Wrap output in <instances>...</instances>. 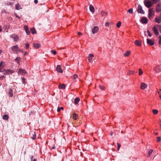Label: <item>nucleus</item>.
I'll return each mask as SVG.
<instances>
[{"label":"nucleus","mask_w":161,"mask_h":161,"mask_svg":"<svg viewBox=\"0 0 161 161\" xmlns=\"http://www.w3.org/2000/svg\"><path fill=\"white\" fill-rule=\"evenodd\" d=\"M41 45L39 43L34 44H33V47L34 48H38L40 47Z\"/></svg>","instance_id":"obj_22"},{"label":"nucleus","mask_w":161,"mask_h":161,"mask_svg":"<svg viewBox=\"0 0 161 161\" xmlns=\"http://www.w3.org/2000/svg\"><path fill=\"white\" fill-rule=\"evenodd\" d=\"M29 45L28 43H27L25 44L26 48V49L29 48Z\"/></svg>","instance_id":"obj_51"},{"label":"nucleus","mask_w":161,"mask_h":161,"mask_svg":"<svg viewBox=\"0 0 161 161\" xmlns=\"http://www.w3.org/2000/svg\"><path fill=\"white\" fill-rule=\"evenodd\" d=\"M89 8L90 11L92 13H93L95 12V10L94 8L92 5H90Z\"/></svg>","instance_id":"obj_17"},{"label":"nucleus","mask_w":161,"mask_h":161,"mask_svg":"<svg viewBox=\"0 0 161 161\" xmlns=\"http://www.w3.org/2000/svg\"><path fill=\"white\" fill-rule=\"evenodd\" d=\"M153 151V150L152 149H151L149 150L148 152V157H150V155L152 153Z\"/></svg>","instance_id":"obj_32"},{"label":"nucleus","mask_w":161,"mask_h":161,"mask_svg":"<svg viewBox=\"0 0 161 161\" xmlns=\"http://www.w3.org/2000/svg\"><path fill=\"white\" fill-rule=\"evenodd\" d=\"M161 5L158 3L156 7V11L157 12H161Z\"/></svg>","instance_id":"obj_13"},{"label":"nucleus","mask_w":161,"mask_h":161,"mask_svg":"<svg viewBox=\"0 0 161 161\" xmlns=\"http://www.w3.org/2000/svg\"><path fill=\"white\" fill-rule=\"evenodd\" d=\"M31 31L32 34H34L36 33V31L34 28H32L31 29Z\"/></svg>","instance_id":"obj_29"},{"label":"nucleus","mask_w":161,"mask_h":161,"mask_svg":"<svg viewBox=\"0 0 161 161\" xmlns=\"http://www.w3.org/2000/svg\"><path fill=\"white\" fill-rule=\"evenodd\" d=\"M99 28L97 26H95L93 27L92 29V32L93 34H95L97 33L98 31Z\"/></svg>","instance_id":"obj_11"},{"label":"nucleus","mask_w":161,"mask_h":161,"mask_svg":"<svg viewBox=\"0 0 161 161\" xmlns=\"http://www.w3.org/2000/svg\"><path fill=\"white\" fill-rule=\"evenodd\" d=\"M144 3L145 6L148 8H149L152 6L151 2L149 0H145L144 1Z\"/></svg>","instance_id":"obj_1"},{"label":"nucleus","mask_w":161,"mask_h":161,"mask_svg":"<svg viewBox=\"0 0 161 161\" xmlns=\"http://www.w3.org/2000/svg\"><path fill=\"white\" fill-rule=\"evenodd\" d=\"M153 112L155 114H158V111L157 109H153Z\"/></svg>","instance_id":"obj_35"},{"label":"nucleus","mask_w":161,"mask_h":161,"mask_svg":"<svg viewBox=\"0 0 161 161\" xmlns=\"http://www.w3.org/2000/svg\"><path fill=\"white\" fill-rule=\"evenodd\" d=\"M159 38L158 43L159 45H161V36H159Z\"/></svg>","instance_id":"obj_46"},{"label":"nucleus","mask_w":161,"mask_h":161,"mask_svg":"<svg viewBox=\"0 0 161 161\" xmlns=\"http://www.w3.org/2000/svg\"><path fill=\"white\" fill-rule=\"evenodd\" d=\"M38 0H34V2L36 4L38 3Z\"/></svg>","instance_id":"obj_57"},{"label":"nucleus","mask_w":161,"mask_h":161,"mask_svg":"<svg viewBox=\"0 0 161 161\" xmlns=\"http://www.w3.org/2000/svg\"><path fill=\"white\" fill-rule=\"evenodd\" d=\"M147 33H148V35L149 36H150V37L151 36H152V34L150 33V31H149V30H147Z\"/></svg>","instance_id":"obj_44"},{"label":"nucleus","mask_w":161,"mask_h":161,"mask_svg":"<svg viewBox=\"0 0 161 161\" xmlns=\"http://www.w3.org/2000/svg\"><path fill=\"white\" fill-rule=\"evenodd\" d=\"M51 53H53V54L55 55L56 54V52L55 51L52 50L50 51Z\"/></svg>","instance_id":"obj_42"},{"label":"nucleus","mask_w":161,"mask_h":161,"mask_svg":"<svg viewBox=\"0 0 161 161\" xmlns=\"http://www.w3.org/2000/svg\"><path fill=\"white\" fill-rule=\"evenodd\" d=\"M143 74V71L142 69H139V75H141Z\"/></svg>","instance_id":"obj_31"},{"label":"nucleus","mask_w":161,"mask_h":161,"mask_svg":"<svg viewBox=\"0 0 161 161\" xmlns=\"http://www.w3.org/2000/svg\"><path fill=\"white\" fill-rule=\"evenodd\" d=\"M152 1L154 3H156L157 2L158 0H152Z\"/></svg>","instance_id":"obj_54"},{"label":"nucleus","mask_w":161,"mask_h":161,"mask_svg":"<svg viewBox=\"0 0 161 161\" xmlns=\"http://www.w3.org/2000/svg\"><path fill=\"white\" fill-rule=\"evenodd\" d=\"M24 28L25 30V31H26L28 30V28L27 26V25H25L24 27Z\"/></svg>","instance_id":"obj_48"},{"label":"nucleus","mask_w":161,"mask_h":161,"mask_svg":"<svg viewBox=\"0 0 161 161\" xmlns=\"http://www.w3.org/2000/svg\"><path fill=\"white\" fill-rule=\"evenodd\" d=\"M147 87V85L144 83L142 82L141 83L140 88L142 90H144Z\"/></svg>","instance_id":"obj_10"},{"label":"nucleus","mask_w":161,"mask_h":161,"mask_svg":"<svg viewBox=\"0 0 161 161\" xmlns=\"http://www.w3.org/2000/svg\"><path fill=\"white\" fill-rule=\"evenodd\" d=\"M20 59V58L19 57H17L15 59V61L19 63V60Z\"/></svg>","instance_id":"obj_33"},{"label":"nucleus","mask_w":161,"mask_h":161,"mask_svg":"<svg viewBox=\"0 0 161 161\" xmlns=\"http://www.w3.org/2000/svg\"><path fill=\"white\" fill-rule=\"evenodd\" d=\"M2 31V27L1 26H0V32H1Z\"/></svg>","instance_id":"obj_59"},{"label":"nucleus","mask_w":161,"mask_h":161,"mask_svg":"<svg viewBox=\"0 0 161 161\" xmlns=\"http://www.w3.org/2000/svg\"><path fill=\"white\" fill-rule=\"evenodd\" d=\"M64 108L63 107H61L60 108H58L57 109V112H59L60 109L63 110Z\"/></svg>","instance_id":"obj_40"},{"label":"nucleus","mask_w":161,"mask_h":161,"mask_svg":"<svg viewBox=\"0 0 161 161\" xmlns=\"http://www.w3.org/2000/svg\"><path fill=\"white\" fill-rule=\"evenodd\" d=\"M4 63L3 62H1L0 64V72H3L5 70L3 69L4 65L3 64Z\"/></svg>","instance_id":"obj_12"},{"label":"nucleus","mask_w":161,"mask_h":161,"mask_svg":"<svg viewBox=\"0 0 161 161\" xmlns=\"http://www.w3.org/2000/svg\"><path fill=\"white\" fill-rule=\"evenodd\" d=\"M33 139H36V135L35 134V133H34V134L33 135V136L32 137Z\"/></svg>","instance_id":"obj_45"},{"label":"nucleus","mask_w":161,"mask_h":161,"mask_svg":"<svg viewBox=\"0 0 161 161\" xmlns=\"http://www.w3.org/2000/svg\"><path fill=\"white\" fill-rule=\"evenodd\" d=\"M72 77L74 79H76L78 77V75H77L75 74Z\"/></svg>","instance_id":"obj_37"},{"label":"nucleus","mask_w":161,"mask_h":161,"mask_svg":"<svg viewBox=\"0 0 161 161\" xmlns=\"http://www.w3.org/2000/svg\"><path fill=\"white\" fill-rule=\"evenodd\" d=\"M10 37L12 38L14 42H17L18 40V36L15 34H13L10 36Z\"/></svg>","instance_id":"obj_6"},{"label":"nucleus","mask_w":161,"mask_h":161,"mask_svg":"<svg viewBox=\"0 0 161 161\" xmlns=\"http://www.w3.org/2000/svg\"><path fill=\"white\" fill-rule=\"evenodd\" d=\"M56 70L58 72L62 73L63 71L62 69H61L60 65H58L57 66L56 68Z\"/></svg>","instance_id":"obj_16"},{"label":"nucleus","mask_w":161,"mask_h":161,"mask_svg":"<svg viewBox=\"0 0 161 161\" xmlns=\"http://www.w3.org/2000/svg\"><path fill=\"white\" fill-rule=\"evenodd\" d=\"M13 5V4L11 2H9L7 4L8 5Z\"/></svg>","instance_id":"obj_53"},{"label":"nucleus","mask_w":161,"mask_h":161,"mask_svg":"<svg viewBox=\"0 0 161 161\" xmlns=\"http://www.w3.org/2000/svg\"><path fill=\"white\" fill-rule=\"evenodd\" d=\"M153 30L154 32V34L158 36L159 34V32L157 29H156V27L155 26H154L153 28Z\"/></svg>","instance_id":"obj_15"},{"label":"nucleus","mask_w":161,"mask_h":161,"mask_svg":"<svg viewBox=\"0 0 161 161\" xmlns=\"http://www.w3.org/2000/svg\"><path fill=\"white\" fill-rule=\"evenodd\" d=\"M131 53L130 52V51H127L126 53H125L124 54V56L125 57H127Z\"/></svg>","instance_id":"obj_26"},{"label":"nucleus","mask_w":161,"mask_h":161,"mask_svg":"<svg viewBox=\"0 0 161 161\" xmlns=\"http://www.w3.org/2000/svg\"><path fill=\"white\" fill-rule=\"evenodd\" d=\"M22 79L23 81V83L24 84H25V79L24 78H22Z\"/></svg>","instance_id":"obj_55"},{"label":"nucleus","mask_w":161,"mask_h":161,"mask_svg":"<svg viewBox=\"0 0 161 161\" xmlns=\"http://www.w3.org/2000/svg\"><path fill=\"white\" fill-rule=\"evenodd\" d=\"M155 21L158 23H160L161 22V18H155Z\"/></svg>","instance_id":"obj_21"},{"label":"nucleus","mask_w":161,"mask_h":161,"mask_svg":"<svg viewBox=\"0 0 161 161\" xmlns=\"http://www.w3.org/2000/svg\"><path fill=\"white\" fill-rule=\"evenodd\" d=\"M113 132H111V133H110V135L111 136H112L113 135Z\"/></svg>","instance_id":"obj_61"},{"label":"nucleus","mask_w":161,"mask_h":161,"mask_svg":"<svg viewBox=\"0 0 161 161\" xmlns=\"http://www.w3.org/2000/svg\"><path fill=\"white\" fill-rule=\"evenodd\" d=\"M80 101V99L78 97H76L74 100V103L75 104H77Z\"/></svg>","instance_id":"obj_27"},{"label":"nucleus","mask_w":161,"mask_h":161,"mask_svg":"<svg viewBox=\"0 0 161 161\" xmlns=\"http://www.w3.org/2000/svg\"><path fill=\"white\" fill-rule=\"evenodd\" d=\"M117 147H118L117 150L118 151L119 150V148L121 147V145L119 143H117Z\"/></svg>","instance_id":"obj_41"},{"label":"nucleus","mask_w":161,"mask_h":161,"mask_svg":"<svg viewBox=\"0 0 161 161\" xmlns=\"http://www.w3.org/2000/svg\"><path fill=\"white\" fill-rule=\"evenodd\" d=\"M18 74L21 75L26 76L27 75V73L25 70L22 69H19L18 72Z\"/></svg>","instance_id":"obj_2"},{"label":"nucleus","mask_w":161,"mask_h":161,"mask_svg":"<svg viewBox=\"0 0 161 161\" xmlns=\"http://www.w3.org/2000/svg\"><path fill=\"white\" fill-rule=\"evenodd\" d=\"M137 11L139 13L144 14L145 13L144 11L142 9V7L140 5H138Z\"/></svg>","instance_id":"obj_5"},{"label":"nucleus","mask_w":161,"mask_h":161,"mask_svg":"<svg viewBox=\"0 0 161 161\" xmlns=\"http://www.w3.org/2000/svg\"><path fill=\"white\" fill-rule=\"evenodd\" d=\"M140 22L143 24H146L148 22V20L146 17H143L141 19Z\"/></svg>","instance_id":"obj_9"},{"label":"nucleus","mask_w":161,"mask_h":161,"mask_svg":"<svg viewBox=\"0 0 161 161\" xmlns=\"http://www.w3.org/2000/svg\"><path fill=\"white\" fill-rule=\"evenodd\" d=\"M128 12L129 13H130L131 14H132L133 13V9L132 8H131L130 9L128 10Z\"/></svg>","instance_id":"obj_38"},{"label":"nucleus","mask_w":161,"mask_h":161,"mask_svg":"<svg viewBox=\"0 0 161 161\" xmlns=\"http://www.w3.org/2000/svg\"><path fill=\"white\" fill-rule=\"evenodd\" d=\"M77 115L75 113H74L73 115V118L74 119L76 120L77 116Z\"/></svg>","instance_id":"obj_30"},{"label":"nucleus","mask_w":161,"mask_h":161,"mask_svg":"<svg viewBox=\"0 0 161 161\" xmlns=\"http://www.w3.org/2000/svg\"><path fill=\"white\" fill-rule=\"evenodd\" d=\"M18 51H19V52H21V53H23V50H22V49H18Z\"/></svg>","instance_id":"obj_56"},{"label":"nucleus","mask_w":161,"mask_h":161,"mask_svg":"<svg viewBox=\"0 0 161 161\" xmlns=\"http://www.w3.org/2000/svg\"><path fill=\"white\" fill-rule=\"evenodd\" d=\"M161 138L160 137V136L158 137H157V142H159L161 140Z\"/></svg>","instance_id":"obj_43"},{"label":"nucleus","mask_w":161,"mask_h":161,"mask_svg":"<svg viewBox=\"0 0 161 161\" xmlns=\"http://www.w3.org/2000/svg\"><path fill=\"white\" fill-rule=\"evenodd\" d=\"M94 57L93 54H90L88 56V61L89 62H91L92 61V58Z\"/></svg>","instance_id":"obj_19"},{"label":"nucleus","mask_w":161,"mask_h":161,"mask_svg":"<svg viewBox=\"0 0 161 161\" xmlns=\"http://www.w3.org/2000/svg\"><path fill=\"white\" fill-rule=\"evenodd\" d=\"M121 22L119 21L117 24V25H116L117 27L118 28H119L120 27V26L121 25Z\"/></svg>","instance_id":"obj_34"},{"label":"nucleus","mask_w":161,"mask_h":161,"mask_svg":"<svg viewBox=\"0 0 161 161\" xmlns=\"http://www.w3.org/2000/svg\"><path fill=\"white\" fill-rule=\"evenodd\" d=\"M135 44L137 46H140L142 45L141 42L138 40H136L134 42Z\"/></svg>","instance_id":"obj_20"},{"label":"nucleus","mask_w":161,"mask_h":161,"mask_svg":"<svg viewBox=\"0 0 161 161\" xmlns=\"http://www.w3.org/2000/svg\"><path fill=\"white\" fill-rule=\"evenodd\" d=\"M15 8L17 10H19L20 9H22V8L19 5L18 3H17L15 5Z\"/></svg>","instance_id":"obj_24"},{"label":"nucleus","mask_w":161,"mask_h":161,"mask_svg":"<svg viewBox=\"0 0 161 161\" xmlns=\"http://www.w3.org/2000/svg\"><path fill=\"white\" fill-rule=\"evenodd\" d=\"M27 53L26 52H25L24 53V55L25 56L26 55Z\"/></svg>","instance_id":"obj_60"},{"label":"nucleus","mask_w":161,"mask_h":161,"mask_svg":"<svg viewBox=\"0 0 161 161\" xmlns=\"http://www.w3.org/2000/svg\"><path fill=\"white\" fill-rule=\"evenodd\" d=\"M154 14V11L153 8H150L149 10L148 17L150 19H151L153 18V16Z\"/></svg>","instance_id":"obj_3"},{"label":"nucleus","mask_w":161,"mask_h":161,"mask_svg":"<svg viewBox=\"0 0 161 161\" xmlns=\"http://www.w3.org/2000/svg\"><path fill=\"white\" fill-rule=\"evenodd\" d=\"M112 22H106L105 24V26L106 27H111V25H112Z\"/></svg>","instance_id":"obj_23"},{"label":"nucleus","mask_w":161,"mask_h":161,"mask_svg":"<svg viewBox=\"0 0 161 161\" xmlns=\"http://www.w3.org/2000/svg\"><path fill=\"white\" fill-rule=\"evenodd\" d=\"M78 34L79 35H82V34L81 32H78Z\"/></svg>","instance_id":"obj_58"},{"label":"nucleus","mask_w":161,"mask_h":161,"mask_svg":"<svg viewBox=\"0 0 161 161\" xmlns=\"http://www.w3.org/2000/svg\"><path fill=\"white\" fill-rule=\"evenodd\" d=\"M33 156H31L30 158V159L31 161H36V160L35 158L33 159Z\"/></svg>","instance_id":"obj_39"},{"label":"nucleus","mask_w":161,"mask_h":161,"mask_svg":"<svg viewBox=\"0 0 161 161\" xmlns=\"http://www.w3.org/2000/svg\"><path fill=\"white\" fill-rule=\"evenodd\" d=\"M159 97H160V98H161V95H160Z\"/></svg>","instance_id":"obj_64"},{"label":"nucleus","mask_w":161,"mask_h":161,"mask_svg":"<svg viewBox=\"0 0 161 161\" xmlns=\"http://www.w3.org/2000/svg\"><path fill=\"white\" fill-rule=\"evenodd\" d=\"M14 15H15V16L17 18H18L19 19H20V17L18 15L14 13Z\"/></svg>","instance_id":"obj_50"},{"label":"nucleus","mask_w":161,"mask_h":161,"mask_svg":"<svg viewBox=\"0 0 161 161\" xmlns=\"http://www.w3.org/2000/svg\"><path fill=\"white\" fill-rule=\"evenodd\" d=\"M55 148V147L54 146L53 147H52L53 149H54Z\"/></svg>","instance_id":"obj_63"},{"label":"nucleus","mask_w":161,"mask_h":161,"mask_svg":"<svg viewBox=\"0 0 161 161\" xmlns=\"http://www.w3.org/2000/svg\"><path fill=\"white\" fill-rule=\"evenodd\" d=\"M11 50L14 51L16 53H18V47L17 45L13 46L11 47Z\"/></svg>","instance_id":"obj_7"},{"label":"nucleus","mask_w":161,"mask_h":161,"mask_svg":"<svg viewBox=\"0 0 161 161\" xmlns=\"http://www.w3.org/2000/svg\"><path fill=\"white\" fill-rule=\"evenodd\" d=\"M3 119L7 120L8 119V116L7 115L4 114L3 116Z\"/></svg>","instance_id":"obj_25"},{"label":"nucleus","mask_w":161,"mask_h":161,"mask_svg":"<svg viewBox=\"0 0 161 161\" xmlns=\"http://www.w3.org/2000/svg\"><path fill=\"white\" fill-rule=\"evenodd\" d=\"M65 88V85L64 84H61L59 85V88L61 89H64Z\"/></svg>","instance_id":"obj_28"},{"label":"nucleus","mask_w":161,"mask_h":161,"mask_svg":"<svg viewBox=\"0 0 161 161\" xmlns=\"http://www.w3.org/2000/svg\"><path fill=\"white\" fill-rule=\"evenodd\" d=\"M100 14L103 16H104L106 14L105 12L103 11H101L100 12Z\"/></svg>","instance_id":"obj_36"},{"label":"nucleus","mask_w":161,"mask_h":161,"mask_svg":"<svg viewBox=\"0 0 161 161\" xmlns=\"http://www.w3.org/2000/svg\"><path fill=\"white\" fill-rule=\"evenodd\" d=\"M5 78V76H4V75H2L0 77V80H2L3 79V78Z\"/></svg>","instance_id":"obj_52"},{"label":"nucleus","mask_w":161,"mask_h":161,"mask_svg":"<svg viewBox=\"0 0 161 161\" xmlns=\"http://www.w3.org/2000/svg\"><path fill=\"white\" fill-rule=\"evenodd\" d=\"M8 94L9 96L10 97H12L13 96V91L12 89L9 88L8 90Z\"/></svg>","instance_id":"obj_18"},{"label":"nucleus","mask_w":161,"mask_h":161,"mask_svg":"<svg viewBox=\"0 0 161 161\" xmlns=\"http://www.w3.org/2000/svg\"><path fill=\"white\" fill-rule=\"evenodd\" d=\"M14 72V71L11 70L7 69L5 70L3 72V74L4 75H8L10 74H12Z\"/></svg>","instance_id":"obj_4"},{"label":"nucleus","mask_w":161,"mask_h":161,"mask_svg":"<svg viewBox=\"0 0 161 161\" xmlns=\"http://www.w3.org/2000/svg\"><path fill=\"white\" fill-rule=\"evenodd\" d=\"M155 135H158V133H157H157H155Z\"/></svg>","instance_id":"obj_62"},{"label":"nucleus","mask_w":161,"mask_h":161,"mask_svg":"<svg viewBox=\"0 0 161 161\" xmlns=\"http://www.w3.org/2000/svg\"><path fill=\"white\" fill-rule=\"evenodd\" d=\"M147 44H149V45L151 46H152L154 45V42L152 40L148 38L147 39Z\"/></svg>","instance_id":"obj_14"},{"label":"nucleus","mask_w":161,"mask_h":161,"mask_svg":"<svg viewBox=\"0 0 161 161\" xmlns=\"http://www.w3.org/2000/svg\"><path fill=\"white\" fill-rule=\"evenodd\" d=\"M25 31L27 35H29L30 34V31L28 30H26Z\"/></svg>","instance_id":"obj_49"},{"label":"nucleus","mask_w":161,"mask_h":161,"mask_svg":"<svg viewBox=\"0 0 161 161\" xmlns=\"http://www.w3.org/2000/svg\"><path fill=\"white\" fill-rule=\"evenodd\" d=\"M154 70L156 73H159L161 70V68L160 65H158L154 69Z\"/></svg>","instance_id":"obj_8"},{"label":"nucleus","mask_w":161,"mask_h":161,"mask_svg":"<svg viewBox=\"0 0 161 161\" xmlns=\"http://www.w3.org/2000/svg\"><path fill=\"white\" fill-rule=\"evenodd\" d=\"M99 88L102 90H104V87L100 85L99 86Z\"/></svg>","instance_id":"obj_47"}]
</instances>
